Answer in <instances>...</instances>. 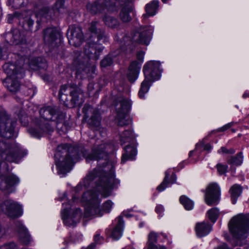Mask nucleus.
Here are the masks:
<instances>
[{
	"label": "nucleus",
	"mask_w": 249,
	"mask_h": 249,
	"mask_svg": "<svg viewBox=\"0 0 249 249\" xmlns=\"http://www.w3.org/2000/svg\"><path fill=\"white\" fill-rule=\"evenodd\" d=\"M109 145L103 143L95 144L89 154L82 145L72 146L67 144L59 145L54 154L56 165L58 172L66 174L72 168L79 156L82 155L87 161L97 160L99 167L90 172L84 178L83 185L85 188L93 187L104 197L111 195V190L117 187L119 180L115 178L112 169L113 165L109 162L106 149Z\"/></svg>",
	"instance_id": "nucleus-1"
},
{
	"label": "nucleus",
	"mask_w": 249,
	"mask_h": 249,
	"mask_svg": "<svg viewBox=\"0 0 249 249\" xmlns=\"http://www.w3.org/2000/svg\"><path fill=\"white\" fill-rule=\"evenodd\" d=\"M97 191L91 190L84 193L82 196V200L87 202L85 214L87 217L97 215L102 216L104 213H109L112 207L113 203L110 200L103 203L102 208L99 207L100 200L98 198Z\"/></svg>",
	"instance_id": "nucleus-2"
},
{
	"label": "nucleus",
	"mask_w": 249,
	"mask_h": 249,
	"mask_svg": "<svg viewBox=\"0 0 249 249\" xmlns=\"http://www.w3.org/2000/svg\"><path fill=\"white\" fill-rule=\"evenodd\" d=\"M95 48H86L84 53L76 52L74 57L73 66L76 71L77 75H81L82 78L88 74L90 70H94V66H91L89 63L91 58L94 56L96 53Z\"/></svg>",
	"instance_id": "nucleus-3"
},
{
	"label": "nucleus",
	"mask_w": 249,
	"mask_h": 249,
	"mask_svg": "<svg viewBox=\"0 0 249 249\" xmlns=\"http://www.w3.org/2000/svg\"><path fill=\"white\" fill-rule=\"evenodd\" d=\"M232 236L237 239L247 237L249 231V215L239 214L232 217L228 224Z\"/></svg>",
	"instance_id": "nucleus-4"
},
{
	"label": "nucleus",
	"mask_w": 249,
	"mask_h": 249,
	"mask_svg": "<svg viewBox=\"0 0 249 249\" xmlns=\"http://www.w3.org/2000/svg\"><path fill=\"white\" fill-rule=\"evenodd\" d=\"M27 152L22 149L17 144H9L5 141L0 140V156L5 159L7 161L18 162Z\"/></svg>",
	"instance_id": "nucleus-5"
},
{
	"label": "nucleus",
	"mask_w": 249,
	"mask_h": 249,
	"mask_svg": "<svg viewBox=\"0 0 249 249\" xmlns=\"http://www.w3.org/2000/svg\"><path fill=\"white\" fill-rule=\"evenodd\" d=\"M117 115L116 123L118 126H123L129 124V121L125 119L126 115L129 112L131 103L130 101L124 97H119L114 101Z\"/></svg>",
	"instance_id": "nucleus-6"
},
{
	"label": "nucleus",
	"mask_w": 249,
	"mask_h": 249,
	"mask_svg": "<svg viewBox=\"0 0 249 249\" xmlns=\"http://www.w3.org/2000/svg\"><path fill=\"white\" fill-rule=\"evenodd\" d=\"M16 121L11 119L5 111L0 112V136L10 139L14 136Z\"/></svg>",
	"instance_id": "nucleus-7"
},
{
	"label": "nucleus",
	"mask_w": 249,
	"mask_h": 249,
	"mask_svg": "<svg viewBox=\"0 0 249 249\" xmlns=\"http://www.w3.org/2000/svg\"><path fill=\"white\" fill-rule=\"evenodd\" d=\"M84 118L87 120L89 127L91 129L99 128L101 125V118L98 109L91 106L86 104L82 109Z\"/></svg>",
	"instance_id": "nucleus-8"
},
{
	"label": "nucleus",
	"mask_w": 249,
	"mask_h": 249,
	"mask_svg": "<svg viewBox=\"0 0 249 249\" xmlns=\"http://www.w3.org/2000/svg\"><path fill=\"white\" fill-rule=\"evenodd\" d=\"M43 39L45 45L52 47H62L64 42L58 30L55 27H49L44 30Z\"/></svg>",
	"instance_id": "nucleus-9"
},
{
	"label": "nucleus",
	"mask_w": 249,
	"mask_h": 249,
	"mask_svg": "<svg viewBox=\"0 0 249 249\" xmlns=\"http://www.w3.org/2000/svg\"><path fill=\"white\" fill-rule=\"evenodd\" d=\"M64 3V0H57L53 9L44 7L36 14V17L39 18L43 21H45L51 18L56 12L59 13H64L66 9Z\"/></svg>",
	"instance_id": "nucleus-10"
},
{
	"label": "nucleus",
	"mask_w": 249,
	"mask_h": 249,
	"mask_svg": "<svg viewBox=\"0 0 249 249\" xmlns=\"http://www.w3.org/2000/svg\"><path fill=\"white\" fill-rule=\"evenodd\" d=\"M0 210L8 216L13 218L18 217L22 214L21 206L11 199L4 201L0 205Z\"/></svg>",
	"instance_id": "nucleus-11"
},
{
	"label": "nucleus",
	"mask_w": 249,
	"mask_h": 249,
	"mask_svg": "<svg viewBox=\"0 0 249 249\" xmlns=\"http://www.w3.org/2000/svg\"><path fill=\"white\" fill-rule=\"evenodd\" d=\"M160 63L157 61H149L143 67V72L145 78L154 81L160 78Z\"/></svg>",
	"instance_id": "nucleus-12"
},
{
	"label": "nucleus",
	"mask_w": 249,
	"mask_h": 249,
	"mask_svg": "<svg viewBox=\"0 0 249 249\" xmlns=\"http://www.w3.org/2000/svg\"><path fill=\"white\" fill-rule=\"evenodd\" d=\"M24 60L22 58L20 60L16 62L15 64L7 62L3 65V69L8 76L18 75V77H23Z\"/></svg>",
	"instance_id": "nucleus-13"
},
{
	"label": "nucleus",
	"mask_w": 249,
	"mask_h": 249,
	"mask_svg": "<svg viewBox=\"0 0 249 249\" xmlns=\"http://www.w3.org/2000/svg\"><path fill=\"white\" fill-rule=\"evenodd\" d=\"M69 208H65L62 211V218L64 224L68 226H75L79 222L82 216V212L79 208L76 209L72 213L69 215Z\"/></svg>",
	"instance_id": "nucleus-14"
},
{
	"label": "nucleus",
	"mask_w": 249,
	"mask_h": 249,
	"mask_svg": "<svg viewBox=\"0 0 249 249\" xmlns=\"http://www.w3.org/2000/svg\"><path fill=\"white\" fill-rule=\"evenodd\" d=\"M220 195V188L215 183L210 184L207 187L205 195V201L208 205L217 203Z\"/></svg>",
	"instance_id": "nucleus-15"
},
{
	"label": "nucleus",
	"mask_w": 249,
	"mask_h": 249,
	"mask_svg": "<svg viewBox=\"0 0 249 249\" xmlns=\"http://www.w3.org/2000/svg\"><path fill=\"white\" fill-rule=\"evenodd\" d=\"M154 30V27L150 25L141 26L138 33V37L134 40L141 45H148Z\"/></svg>",
	"instance_id": "nucleus-16"
},
{
	"label": "nucleus",
	"mask_w": 249,
	"mask_h": 249,
	"mask_svg": "<svg viewBox=\"0 0 249 249\" xmlns=\"http://www.w3.org/2000/svg\"><path fill=\"white\" fill-rule=\"evenodd\" d=\"M67 36L69 38V41L71 45L78 47L84 38L83 34L81 28L79 26L71 25L69 27L67 32Z\"/></svg>",
	"instance_id": "nucleus-17"
},
{
	"label": "nucleus",
	"mask_w": 249,
	"mask_h": 249,
	"mask_svg": "<svg viewBox=\"0 0 249 249\" xmlns=\"http://www.w3.org/2000/svg\"><path fill=\"white\" fill-rule=\"evenodd\" d=\"M50 122H44L39 124L35 127L28 129L29 133L33 137L39 138L43 136L44 133H51L54 130V126Z\"/></svg>",
	"instance_id": "nucleus-18"
},
{
	"label": "nucleus",
	"mask_w": 249,
	"mask_h": 249,
	"mask_svg": "<svg viewBox=\"0 0 249 249\" xmlns=\"http://www.w3.org/2000/svg\"><path fill=\"white\" fill-rule=\"evenodd\" d=\"M18 182V178L14 175L0 177V190L10 193L14 191V186Z\"/></svg>",
	"instance_id": "nucleus-19"
},
{
	"label": "nucleus",
	"mask_w": 249,
	"mask_h": 249,
	"mask_svg": "<svg viewBox=\"0 0 249 249\" xmlns=\"http://www.w3.org/2000/svg\"><path fill=\"white\" fill-rule=\"evenodd\" d=\"M108 5L107 11L108 13H112L117 12L118 10L119 7L122 8H127L128 9H131V7H133L132 0H118L115 3L111 2L110 0H106Z\"/></svg>",
	"instance_id": "nucleus-20"
},
{
	"label": "nucleus",
	"mask_w": 249,
	"mask_h": 249,
	"mask_svg": "<svg viewBox=\"0 0 249 249\" xmlns=\"http://www.w3.org/2000/svg\"><path fill=\"white\" fill-rule=\"evenodd\" d=\"M108 3L106 0H97L93 3H89L87 5V9L92 14H97L98 13H106L107 11V6Z\"/></svg>",
	"instance_id": "nucleus-21"
},
{
	"label": "nucleus",
	"mask_w": 249,
	"mask_h": 249,
	"mask_svg": "<svg viewBox=\"0 0 249 249\" xmlns=\"http://www.w3.org/2000/svg\"><path fill=\"white\" fill-rule=\"evenodd\" d=\"M141 68V63L138 62L136 60L131 62L126 74L127 78L130 83H134L138 78Z\"/></svg>",
	"instance_id": "nucleus-22"
},
{
	"label": "nucleus",
	"mask_w": 249,
	"mask_h": 249,
	"mask_svg": "<svg viewBox=\"0 0 249 249\" xmlns=\"http://www.w3.org/2000/svg\"><path fill=\"white\" fill-rule=\"evenodd\" d=\"M22 77H18V75L7 76L3 81L5 87L12 93H15L18 91L20 87L19 79Z\"/></svg>",
	"instance_id": "nucleus-23"
},
{
	"label": "nucleus",
	"mask_w": 249,
	"mask_h": 249,
	"mask_svg": "<svg viewBox=\"0 0 249 249\" xmlns=\"http://www.w3.org/2000/svg\"><path fill=\"white\" fill-rule=\"evenodd\" d=\"M15 230L18 232L20 241L24 245L29 244L30 241V236L27 229L19 221L15 222Z\"/></svg>",
	"instance_id": "nucleus-24"
},
{
	"label": "nucleus",
	"mask_w": 249,
	"mask_h": 249,
	"mask_svg": "<svg viewBox=\"0 0 249 249\" xmlns=\"http://www.w3.org/2000/svg\"><path fill=\"white\" fill-rule=\"evenodd\" d=\"M98 24L97 21H92L89 28V31L91 34L87 38V42L89 44H98L97 43L102 37L103 33L98 32L97 26Z\"/></svg>",
	"instance_id": "nucleus-25"
},
{
	"label": "nucleus",
	"mask_w": 249,
	"mask_h": 249,
	"mask_svg": "<svg viewBox=\"0 0 249 249\" xmlns=\"http://www.w3.org/2000/svg\"><path fill=\"white\" fill-rule=\"evenodd\" d=\"M58 108L54 106H45L39 110L40 116L45 120L53 121V117L56 114Z\"/></svg>",
	"instance_id": "nucleus-26"
},
{
	"label": "nucleus",
	"mask_w": 249,
	"mask_h": 249,
	"mask_svg": "<svg viewBox=\"0 0 249 249\" xmlns=\"http://www.w3.org/2000/svg\"><path fill=\"white\" fill-rule=\"evenodd\" d=\"M10 39L8 44L11 46L24 45L26 44V40L21 37L18 31H15L13 33H9L6 35V39Z\"/></svg>",
	"instance_id": "nucleus-27"
},
{
	"label": "nucleus",
	"mask_w": 249,
	"mask_h": 249,
	"mask_svg": "<svg viewBox=\"0 0 249 249\" xmlns=\"http://www.w3.org/2000/svg\"><path fill=\"white\" fill-rule=\"evenodd\" d=\"M30 68L35 71L45 69L47 67L46 60L41 57L33 58L29 61Z\"/></svg>",
	"instance_id": "nucleus-28"
},
{
	"label": "nucleus",
	"mask_w": 249,
	"mask_h": 249,
	"mask_svg": "<svg viewBox=\"0 0 249 249\" xmlns=\"http://www.w3.org/2000/svg\"><path fill=\"white\" fill-rule=\"evenodd\" d=\"M71 99V107L79 106L84 102V93L79 89H75L70 91Z\"/></svg>",
	"instance_id": "nucleus-29"
},
{
	"label": "nucleus",
	"mask_w": 249,
	"mask_h": 249,
	"mask_svg": "<svg viewBox=\"0 0 249 249\" xmlns=\"http://www.w3.org/2000/svg\"><path fill=\"white\" fill-rule=\"evenodd\" d=\"M158 6L159 1L157 0H154L146 5L145 11L146 13L142 16V20L144 22H145L149 16H153L156 14Z\"/></svg>",
	"instance_id": "nucleus-30"
},
{
	"label": "nucleus",
	"mask_w": 249,
	"mask_h": 249,
	"mask_svg": "<svg viewBox=\"0 0 249 249\" xmlns=\"http://www.w3.org/2000/svg\"><path fill=\"white\" fill-rule=\"evenodd\" d=\"M136 155V150L134 146L127 145L124 147V153L123 154L121 162L124 163L128 160H133Z\"/></svg>",
	"instance_id": "nucleus-31"
},
{
	"label": "nucleus",
	"mask_w": 249,
	"mask_h": 249,
	"mask_svg": "<svg viewBox=\"0 0 249 249\" xmlns=\"http://www.w3.org/2000/svg\"><path fill=\"white\" fill-rule=\"evenodd\" d=\"M124 226V221L123 217L119 216L118 217V224L113 230L111 233V237L114 240H118L122 236L123 228Z\"/></svg>",
	"instance_id": "nucleus-32"
},
{
	"label": "nucleus",
	"mask_w": 249,
	"mask_h": 249,
	"mask_svg": "<svg viewBox=\"0 0 249 249\" xmlns=\"http://www.w3.org/2000/svg\"><path fill=\"white\" fill-rule=\"evenodd\" d=\"M211 230V227L208 224L204 222L197 223L196 226V234L199 237H202L208 234Z\"/></svg>",
	"instance_id": "nucleus-33"
},
{
	"label": "nucleus",
	"mask_w": 249,
	"mask_h": 249,
	"mask_svg": "<svg viewBox=\"0 0 249 249\" xmlns=\"http://www.w3.org/2000/svg\"><path fill=\"white\" fill-rule=\"evenodd\" d=\"M229 192L231 194L232 202L233 204H235L237 198L242 193V188L239 185L234 184L231 188Z\"/></svg>",
	"instance_id": "nucleus-34"
},
{
	"label": "nucleus",
	"mask_w": 249,
	"mask_h": 249,
	"mask_svg": "<svg viewBox=\"0 0 249 249\" xmlns=\"http://www.w3.org/2000/svg\"><path fill=\"white\" fill-rule=\"evenodd\" d=\"M152 81H153L145 78L144 81L141 84V89L139 92L140 98H143L144 97V94L148 91L150 83Z\"/></svg>",
	"instance_id": "nucleus-35"
},
{
	"label": "nucleus",
	"mask_w": 249,
	"mask_h": 249,
	"mask_svg": "<svg viewBox=\"0 0 249 249\" xmlns=\"http://www.w3.org/2000/svg\"><path fill=\"white\" fill-rule=\"evenodd\" d=\"M133 10V7H131V9H128L127 8H122L120 14V18L123 22H129L131 19V17L129 13Z\"/></svg>",
	"instance_id": "nucleus-36"
},
{
	"label": "nucleus",
	"mask_w": 249,
	"mask_h": 249,
	"mask_svg": "<svg viewBox=\"0 0 249 249\" xmlns=\"http://www.w3.org/2000/svg\"><path fill=\"white\" fill-rule=\"evenodd\" d=\"M133 135L131 130L124 131L120 136L121 144H124L127 142H130L133 139Z\"/></svg>",
	"instance_id": "nucleus-37"
},
{
	"label": "nucleus",
	"mask_w": 249,
	"mask_h": 249,
	"mask_svg": "<svg viewBox=\"0 0 249 249\" xmlns=\"http://www.w3.org/2000/svg\"><path fill=\"white\" fill-rule=\"evenodd\" d=\"M104 20L106 25L112 28H117L119 25V21L111 17L105 16Z\"/></svg>",
	"instance_id": "nucleus-38"
},
{
	"label": "nucleus",
	"mask_w": 249,
	"mask_h": 249,
	"mask_svg": "<svg viewBox=\"0 0 249 249\" xmlns=\"http://www.w3.org/2000/svg\"><path fill=\"white\" fill-rule=\"evenodd\" d=\"M242 161L243 157L242 156V153L239 152L235 156L231 157L228 160V163L230 164L238 166L242 163Z\"/></svg>",
	"instance_id": "nucleus-39"
},
{
	"label": "nucleus",
	"mask_w": 249,
	"mask_h": 249,
	"mask_svg": "<svg viewBox=\"0 0 249 249\" xmlns=\"http://www.w3.org/2000/svg\"><path fill=\"white\" fill-rule=\"evenodd\" d=\"M179 200L186 210H189L193 208L194 206L193 201L186 196H181Z\"/></svg>",
	"instance_id": "nucleus-40"
},
{
	"label": "nucleus",
	"mask_w": 249,
	"mask_h": 249,
	"mask_svg": "<svg viewBox=\"0 0 249 249\" xmlns=\"http://www.w3.org/2000/svg\"><path fill=\"white\" fill-rule=\"evenodd\" d=\"M209 219L212 222H215L219 215V211L216 208H213L210 210L208 213Z\"/></svg>",
	"instance_id": "nucleus-41"
},
{
	"label": "nucleus",
	"mask_w": 249,
	"mask_h": 249,
	"mask_svg": "<svg viewBox=\"0 0 249 249\" xmlns=\"http://www.w3.org/2000/svg\"><path fill=\"white\" fill-rule=\"evenodd\" d=\"M34 23V20L31 18H26L24 20L23 27L25 30L32 31Z\"/></svg>",
	"instance_id": "nucleus-42"
},
{
	"label": "nucleus",
	"mask_w": 249,
	"mask_h": 249,
	"mask_svg": "<svg viewBox=\"0 0 249 249\" xmlns=\"http://www.w3.org/2000/svg\"><path fill=\"white\" fill-rule=\"evenodd\" d=\"M70 86L67 85H64L61 86L59 90V98L60 100L63 101L64 102H66V98H63V96H67V90L68 88Z\"/></svg>",
	"instance_id": "nucleus-43"
},
{
	"label": "nucleus",
	"mask_w": 249,
	"mask_h": 249,
	"mask_svg": "<svg viewBox=\"0 0 249 249\" xmlns=\"http://www.w3.org/2000/svg\"><path fill=\"white\" fill-rule=\"evenodd\" d=\"M169 176V174L166 172L165 176L164 178V180L162 182V183L157 187V189L159 191L161 192L164 190L167 186L169 184L168 181V178Z\"/></svg>",
	"instance_id": "nucleus-44"
},
{
	"label": "nucleus",
	"mask_w": 249,
	"mask_h": 249,
	"mask_svg": "<svg viewBox=\"0 0 249 249\" xmlns=\"http://www.w3.org/2000/svg\"><path fill=\"white\" fill-rule=\"evenodd\" d=\"M9 54L8 48H0V59H8Z\"/></svg>",
	"instance_id": "nucleus-45"
},
{
	"label": "nucleus",
	"mask_w": 249,
	"mask_h": 249,
	"mask_svg": "<svg viewBox=\"0 0 249 249\" xmlns=\"http://www.w3.org/2000/svg\"><path fill=\"white\" fill-rule=\"evenodd\" d=\"M0 249H18L17 245L13 242L6 243L0 246Z\"/></svg>",
	"instance_id": "nucleus-46"
},
{
	"label": "nucleus",
	"mask_w": 249,
	"mask_h": 249,
	"mask_svg": "<svg viewBox=\"0 0 249 249\" xmlns=\"http://www.w3.org/2000/svg\"><path fill=\"white\" fill-rule=\"evenodd\" d=\"M157 234L154 232H151L148 235V244H154L157 242Z\"/></svg>",
	"instance_id": "nucleus-47"
},
{
	"label": "nucleus",
	"mask_w": 249,
	"mask_h": 249,
	"mask_svg": "<svg viewBox=\"0 0 249 249\" xmlns=\"http://www.w3.org/2000/svg\"><path fill=\"white\" fill-rule=\"evenodd\" d=\"M112 62V59L110 57L106 56L101 61L100 65L102 67L106 68L110 66Z\"/></svg>",
	"instance_id": "nucleus-48"
},
{
	"label": "nucleus",
	"mask_w": 249,
	"mask_h": 249,
	"mask_svg": "<svg viewBox=\"0 0 249 249\" xmlns=\"http://www.w3.org/2000/svg\"><path fill=\"white\" fill-rule=\"evenodd\" d=\"M65 115L63 113H59L57 114L55 120H53L52 122H53L54 125L57 126L59 124H63L64 120L65 119Z\"/></svg>",
	"instance_id": "nucleus-49"
},
{
	"label": "nucleus",
	"mask_w": 249,
	"mask_h": 249,
	"mask_svg": "<svg viewBox=\"0 0 249 249\" xmlns=\"http://www.w3.org/2000/svg\"><path fill=\"white\" fill-rule=\"evenodd\" d=\"M217 171L220 175L226 173L227 169V166L223 165L221 164H218L217 165Z\"/></svg>",
	"instance_id": "nucleus-50"
},
{
	"label": "nucleus",
	"mask_w": 249,
	"mask_h": 249,
	"mask_svg": "<svg viewBox=\"0 0 249 249\" xmlns=\"http://www.w3.org/2000/svg\"><path fill=\"white\" fill-rule=\"evenodd\" d=\"M145 52L142 51L138 52L136 53L137 59L141 62L143 61L144 55Z\"/></svg>",
	"instance_id": "nucleus-51"
},
{
	"label": "nucleus",
	"mask_w": 249,
	"mask_h": 249,
	"mask_svg": "<svg viewBox=\"0 0 249 249\" xmlns=\"http://www.w3.org/2000/svg\"><path fill=\"white\" fill-rule=\"evenodd\" d=\"M155 211L158 213H160L163 211V207L161 205H158L156 207Z\"/></svg>",
	"instance_id": "nucleus-52"
},
{
	"label": "nucleus",
	"mask_w": 249,
	"mask_h": 249,
	"mask_svg": "<svg viewBox=\"0 0 249 249\" xmlns=\"http://www.w3.org/2000/svg\"><path fill=\"white\" fill-rule=\"evenodd\" d=\"M214 249H231L229 248L226 244H223L217 247Z\"/></svg>",
	"instance_id": "nucleus-53"
},
{
	"label": "nucleus",
	"mask_w": 249,
	"mask_h": 249,
	"mask_svg": "<svg viewBox=\"0 0 249 249\" xmlns=\"http://www.w3.org/2000/svg\"><path fill=\"white\" fill-rule=\"evenodd\" d=\"M233 124V122L230 123L226 125H225L224 126H223L221 129L222 131H225L228 129H229L230 127H231V126H232Z\"/></svg>",
	"instance_id": "nucleus-54"
},
{
	"label": "nucleus",
	"mask_w": 249,
	"mask_h": 249,
	"mask_svg": "<svg viewBox=\"0 0 249 249\" xmlns=\"http://www.w3.org/2000/svg\"><path fill=\"white\" fill-rule=\"evenodd\" d=\"M221 152H222V153H230V151H229V150H228L227 149H226L224 147H222L220 148V149L218 151L219 153H220Z\"/></svg>",
	"instance_id": "nucleus-55"
},
{
	"label": "nucleus",
	"mask_w": 249,
	"mask_h": 249,
	"mask_svg": "<svg viewBox=\"0 0 249 249\" xmlns=\"http://www.w3.org/2000/svg\"><path fill=\"white\" fill-rule=\"evenodd\" d=\"M211 148L212 147L209 143H207L206 145H204V149L208 151H210Z\"/></svg>",
	"instance_id": "nucleus-56"
},
{
	"label": "nucleus",
	"mask_w": 249,
	"mask_h": 249,
	"mask_svg": "<svg viewBox=\"0 0 249 249\" xmlns=\"http://www.w3.org/2000/svg\"><path fill=\"white\" fill-rule=\"evenodd\" d=\"M157 246L155 244H148V247L146 249H156Z\"/></svg>",
	"instance_id": "nucleus-57"
},
{
	"label": "nucleus",
	"mask_w": 249,
	"mask_h": 249,
	"mask_svg": "<svg viewBox=\"0 0 249 249\" xmlns=\"http://www.w3.org/2000/svg\"><path fill=\"white\" fill-rule=\"evenodd\" d=\"M101 237L100 236V235L99 234H96V235H95L94 236V241H95V242L96 243H98V241L100 240L101 239Z\"/></svg>",
	"instance_id": "nucleus-58"
},
{
	"label": "nucleus",
	"mask_w": 249,
	"mask_h": 249,
	"mask_svg": "<svg viewBox=\"0 0 249 249\" xmlns=\"http://www.w3.org/2000/svg\"><path fill=\"white\" fill-rule=\"evenodd\" d=\"M166 249L164 246H159V247H158L157 246V249Z\"/></svg>",
	"instance_id": "nucleus-59"
},
{
	"label": "nucleus",
	"mask_w": 249,
	"mask_h": 249,
	"mask_svg": "<svg viewBox=\"0 0 249 249\" xmlns=\"http://www.w3.org/2000/svg\"><path fill=\"white\" fill-rule=\"evenodd\" d=\"M248 95H249V93H245L243 94V97L244 98L249 97V96H248Z\"/></svg>",
	"instance_id": "nucleus-60"
},
{
	"label": "nucleus",
	"mask_w": 249,
	"mask_h": 249,
	"mask_svg": "<svg viewBox=\"0 0 249 249\" xmlns=\"http://www.w3.org/2000/svg\"><path fill=\"white\" fill-rule=\"evenodd\" d=\"M229 151H230L229 153H231V154H233L235 152L234 150H233V149H231L230 150H229Z\"/></svg>",
	"instance_id": "nucleus-61"
},
{
	"label": "nucleus",
	"mask_w": 249,
	"mask_h": 249,
	"mask_svg": "<svg viewBox=\"0 0 249 249\" xmlns=\"http://www.w3.org/2000/svg\"><path fill=\"white\" fill-rule=\"evenodd\" d=\"M161 234L164 237V238H166L167 237L166 235H165V234L161 233Z\"/></svg>",
	"instance_id": "nucleus-62"
},
{
	"label": "nucleus",
	"mask_w": 249,
	"mask_h": 249,
	"mask_svg": "<svg viewBox=\"0 0 249 249\" xmlns=\"http://www.w3.org/2000/svg\"><path fill=\"white\" fill-rule=\"evenodd\" d=\"M192 153H193V151H191L190 152L189 154L190 157L191 156V155H192Z\"/></svg>",
	"instance_id": "nucleus-63"
},
{
	"label": "nucleus",
	"mask_w": 249,
	"mask_h": 249,
	"mask_svg": "<svg viewBox=\"0 0 249 249\" xmlns=\"http://www.w3.org/2000/svg\"><path fill=\"white\" fill-rule=\"evenodd\" d=\"M161 0L163 2L165 3L168 0Z\"/></svg>",
	"instance_id": "nucleus-64"
}]
</instances>
